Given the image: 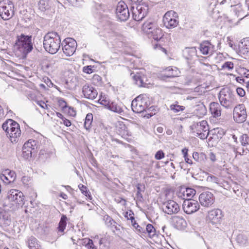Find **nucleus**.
<instances>
[{
	"label": "nucleus",
	"instance_id": "nucleus-48",
	"mask_svg": "<svg viewBox=\"0 0 249 249\" xmlns=\"http://www.w3.org/2000/svg\"><path fill=\"white\" fill-rule=\"evenodd\" d=\"M236 92L240 97H243L245 95V90L241 88H237Z\"/></svg>",
	"mask_w": 249,
	"mask_h": 249
},
{
	"label": "nucleus",
	"instance_id": "nucleus-35",
	"mask_svg": "<svg viewBox=\"0 0 249 249\" xmlns=\"http://www.w3.org/2000/svg\"><path fill=\"white\" fill-rule=\"evenodd\" d=\"M104 220L107 226L110 227H114L116 230H118L117 227L115 226L116 222L111 217L107 215L105 216Z\"/></svg>",
	"mask_w": 249,
	"mask_h": 249
},
{
	"label": "nucleus",
	"instance_id": "nucleus-52",
	"mask_svg": "<svg viewBox=\"0 0 249 249\" xmlns=\"http://www.w3.org/2000/svg\"><path fill=\"white\" fill-rule=\"evenodd\" d=\"M207 180L216 182L217 180V178L214 176H208L207 178Z\"/></svg>",
	"mask_w": 249,
	"mask_h": 249
},
{
	"label": "nucleus",
	"instance_id": "nucleus-4",
	"mask_svg": "<svg viewBox=\"0 0 249 249\" xmlns=\"http://www.w3.org/2000/svg\"><path fill=\"white\" fill-rule=\"evenodd\" d=\"M218 98L220 104L226 108H231L236 100L235 95L229 88L222 89L220 91Z\"/></svg>",
	"mask_w": 249,
	"mask_h": 249
},
{
	"label": "nucleus",
	"instance_id": "nucleus-53",
	"mask_svg": "<svg viewBox=\"0 0 249 249\" xmlns=\"http://www.w3.org/2000/svg\"><path fill=\"white\" fill-rule=\"evenodd\" d=\"M130 220L131 221V224L135 228L137 226V225H138V223L135 221V218L133 216L130 217Z\"/></svg>",
	"mask_w": 249,
	"mask_h": 249
},
{
	"label": "nucleus",
	"instance_id": "nucleus-16",
	"mask_svg": "<svg viewBox=\"0 0 249 249\" xmlns=\"http://www.w3.org/2000/svg\"><path fill=\"white\" fill-rule=\"evenodd\" d=\"M148 8L145 5H139L133 11V18L136 21L142 20L147 14Z\"/></svg>",
	"mask_w": 249,
	"mask_h": 249
},
{
	"label": "nucleus",
	"instance_id": "nucleus-37",
	"mask_svg": "<svg viewBox=\"0 0 249 249\" xmlns=\"http://www.w3.org/2000/svg\"><path fill=\"white\" fill-rule=\"evenodd\" d=\"M240 141L243 146H246L249 144V137L246 134H243L240 138Z\"/></svg>",
	"mask_w": 249,
	"mask_h": 249
},
{
	"label": "nucleus",
	"instance_id": "nucleus-49",
	"mask_svg": "<svg viewBox=\"0 0 249 249\" xmlns=\"http://www.w3.org/2000/svg\"><path fill=\"white\" fill-rule=\"evenodd\" d=\"M36 103L38 105H39L42 108L45 109L47 108V105L46 103L42 101H38L36 102Z\"/></svg>",
	"mask_w": 249,
	"mask_h": 249
},
{
	"label": "nucleus",
	"instance_id": "nucleus-63",
	"mask_svg": "<svg viewBox=\"0 0 249 249\" xmlns=\"http://www.w3.org/2000/svg\"><path fill=\"white\" fill-rule=\"evenodd\" d=\"M172 130L171 129H167L166 131V134L168 135H171L172 134Z\"/></svg>",
	"mask_w": 249,
	"mask_h": 249
},
{
	"label": "nucleus",
	"instance_id": "nucleus-15",
	"mask_svg": "<svg viewBox=\"0 0 249 249\" xmlns=\"http://www.w3.org/2000/svg\"><path fill=\"white\" fill-rule=\"evenodd\" d=\"M213 195L210 192H203L199 195V201L200 204L206 207L211 206L214 202Z\"/></svg>",
	"mask_w": 249,
	"mask_h": 249
},
{
	"label": "nucleus",
	"instance_id": "nucleus-3",
	"mask_svg": "<svg viewBox=\"0 0 249 249\" xmlns=\"http://www.w3.org/2000/svg\"><path fill=\"white\" fill-rule=\"evenodd\" d=\"M2 128L12 142L18 141L21 134L19 125L18 123L12 119H8L3 123Z\"/></svg>",
	"mask_w": 249,
	"mask_h": 249
},
{
	"label": "nucleus",
	"instance_id": "nucleus-22",
	"mask_svg": "<svg viewBox=\"0 0 249 249\" xmlns=\"http://www.w3.org/2000/svg\"><path fill=\"white\" fill-rule=\"evenodd\" d=\"M132 77L135 83L140 87H145L148 84L146 77L141 72H137Z\"/></svg>",
	"mask_w": 249,
	"mask_h": 249
},
{
	"label": "nucleus",
	"instance_id": "nucleus-1",
	"mask_svg": "<svg viewBox=\"0 0 249 249\" xmlns=\"http://www.w3.org/2000/svg\"><path fill=\"white\" fill-rule=\"evenodd\" d=\"M61 38L56 32H52L44 36L43 46L46 51L51 54H55L60 47Z\"/></svg>",
	"mask_w": 249,
	"mask_h": 249
},
{
	"label": "nucleus",
	"instance_id": "nucleus-24",
	"mask_svg": "<svg viewBox=\"0 0 249 249\" xmlns=\"http://www.w3.org/2000/svg\"><path fill=\"white\" fill-rule=\"evenodd\" d=\"M11 224L10 215L4 210H0V225L7 227Z\"/></svg>",
	"mask_w": 249,
	"mask_h": 249
},
{
	"label": "nucleus",
	"instance_id": "nucleus-54",
	"mask_svg": "<svg viewBox=\"0 0 249 249\" xmlns=\"http://www.w3.org/2000/svg\"><path fill=\"white\" fill-rule=\"evenodd\" d=\"M188 150L186 148H184L182 150V153L183 154L184 157L188 156Z\"/></svg>",
	"mask_w": 249,
	"mask_h": 249
},
{
	"label": "nucleus",
	"instance_id": "nucleus-41",
	"mask_svg": "<svg viewBox=\"0 0 249 249\" xmlns=\"http://www.w3.org/2000/svg\"><path fill=\"white\" fill-rule=\"evenodd\" d=\"M211 132L213 133V134H219V136H217V137H221L224 134V132L223 131V130L220 128H216L213 129V130L211 131Z\"/></svg>",
	"mask_w": 249,
	"mask_h": 249
},
{
	"label": "nucleus",
	"instance_id": "nucleus-56",
	"mask_svg": "<svg viewBox=\"0 0 249 249\" xmlns=\"http://www.w3.org/2000/svg\"><path fill=\"white\" fill-rule=\"evenodd\" d=\"M93 79L94 80H97L98 81H101V77L98 75H94L93 76Z\"/></svg>",
	"mask_w": 249,
	"mask_h": 249
},
{
	"label": "nucleus",
	"instance_id": "nucleus-11",
	"mask_svg": "<svg viewBox=\"0 0 249 249\" xmlns=\"http://www.w3.org/2000/svg\"><path fill=\"white\" fill-rule=\"evenodd\" d=\"M117 18L121 21H126L129 17V12L127 5L124 1H120L116 7Z\"/></svg>",
	"mask_w": 249,
	"mask_h": 249
},
{
	"label": "nucleus",
	"instance_id": "nucleus-42",
	"mask_svg": "<svg viewBox=\"0 0 249 249\" xmlns=\"http://www.w3.org/2000/svg\"><path fill=\"white\" fill-rule=\"evenodd\" d=\"M222 69L231 70L233 68V64L229 61L226 62L222 66Z\"/></svg>",
	"mask_w": 249,
	"mask_h": 249
},
{
	"label": "nucleus",
	"instance_id": "nucleus-39",
	"mask_svg": "<svg viewBox=\"0 0 249 249\" xmlns=\"http://www.w3.org/2000/svg\"><path fill=\"white\" fill-rule=\"evenodd\" d=\"M170 109L173 110L174 113H178L180 111H182L185 109V107L178 105H172L170 106Z\"/></svg>",
	"mask_w": 249,
	"mask_h": 249
},
{
	"label": "nucleus",
	"instance_id": "nucleus-45",
	"mask_svg": "<svg viewBox=\"0 0 249 249\" xmlns=\"http://www.w3.org/2000/svg\"><path fill=\"white\" fill-rule=\"evenodd\" d=\"M100 104L101 105L104 106L105 107H106L107 108L108 107V106L110 103V102L109 100H108L107 99H106V98L105 99L101 98L100 99Z\"/></svg>",
	"mask_w": 249,
	"mask_h": 249
},
{
	"label": "nucleus",
	"instance_id": "nucleus-31",
	"mask_svg": "<svg viewBox=\"0 0 249 249\" xmlns=\"http://www.w3.org/2000/svg\"><path fill=\"white\" fill-rule=\"evenodd\" d=\"M173 220L178 229H181L182 227H184L185 226L186 221L182 217L177 216L174 218Z\"/></svg>",
	"mask_w": 249,
	"mask_h": 249
},
{
	"label": "nucleus",
	"instance_id": "nucleus-13",
	"mask_svg": "<svg viewBox=\"0 0 249 249\" xmlns=\"http://www.w3.org/2000/svg\"><path fill=\"white\" fill-rule=\"evenodd\" d=\"M199 204L195 200L189 199L185 200L182 204L184 212L187 214H192L199 209Z\"/></svg>",
	"mask_w": 249,
	"mask_h": 249
},
{
	"label": "nucleus",
	"instance_id": "nucleus-64",
	"mask_svg": "<svg viewBox=\"0 0 249 249\" xmlns=\"http://www.w3.org/2000/svg\"><path fill=\"white\" fill-rule=\"evenodd\" d=\"M60 196L64 199H66L68 197L67 195L64 193L61 194Z\"/></svg>",
	"mask_w": 249,
	"mask_h": 249
},
{
	"label": "nucleus",
	"instance_id": "nucleus-62",
	"mask_svg": "<svg viewBox=\"0 0 249 249\" xmlns=\"http://www.w3.org/2000/svg\"><path fill=\"white\" fill-rule=\"evenodd\" d=\"M236 80L237 81L240 82V83H242V82H244V80L241 77H238L236 78Z\"/></svg>",
	"mask_w": 249,
	"mask_h": 249
},
{
	"label": "nucleus",
	"instance_id": "nucleus-38",
	"mask_svg": "<svg viewBox=\"0 0 249 249\" xmlns=\"http://www.w3.org/2000/svg\"><path fill=\"white\" fill-rule=\"evenodd\" d=\"M146 231L150 236H153L155 234V229L153 226L150 224L147 225L145 231Z\"/></svg>",
	"mask_w": 249,
	"mask_h": 249
},
{
	"label": "nucleus",
	"instance_id": "nucleus-8",
	"mask_svg": "<svg viewBox=\"0 0 249 249\" xmlns=\"http://www.w3.org/2000/svg\"><path fill=\"white\" fill-rule=\"evenodd\" d=\"M164 26L167 28H172L178 24V15L172 10L167 12L163 18Z\"/></svg>",
	"mask_w": 249,
	"mask_h": 249
},
{
	"label": "nucleus",
	"instance_id": "nucleus-10",
	"mask_svg": "<svg viewBox=\"0 0 249 249\" xmlns=\"http://www.w3.org/2000/svg\"><path fill=\"white\" fill-rule=\"evenodd\" d=\"M233 117L237 123L244 122L247 118V112L245 106L239 104L236 106L233 109Z\"/></svg>",
	"mask_w": 249,
	"mask_h": 249
},
{
	"label": "nucleus",
	"instance_id": "nucleus-47",
	"mask_svg": "<svg viewBox=\"0 0 249 249\" xmlns=\"http://www.w3.org/2000/svg\"><path fill=\"white\" fill-rule=\"evenodd\" d=\"M83 70L84 72L88 74L92 73L93 71L91 66H87L84 67Z\"/></svg>",
	"mask_w": 249,
	"mask_h": 249
},
{
	"label": "nucleus",
	"instance_id": "nucleus-30",
	"mask_svg": "<svg viewBox=\"0 0 249 249\" xmlns=\"http://www.w3.org/2000/svg\"><path fill=\"white\" fill-rule=\"evenodd\" d=\"M107 109L119 114H121L123 112V109L121 106L114 102H110Z\"/></svg>",
	"mask_w": 249,
	"mask_h": 249
},
{
	"label": "nucleus",
	"instance_id": "nucleus-20",
	"mask_svg": "<svg viewBox=\"0 0 249 249\" xmlns=\"http://www.w3.org/2000/svg\"><path fill=\"white\" fill-rule=\"evenodd\" d=\"M16 178V175L13 171L9 169L5 170L0 175V179L5 183L8 184L13 182Z\"/></svg>",
	"mask_w": 249,
	"mask_h": 249
},
{
	"label": "nucleus",
	"instance_id": "nucleus-59",
	"mask_svg": "<svg viewBox=\"0 0 249 249\" xmlns=\"http://www.w3.org/2000/svg\"><path fill=\"white\" fill-rule=\"evenodd\" d=\"M137 189H138V191L137 193V196L138 197H141L142 198V195L141 193H140V187L139 186L137 187Z\"/></svg>",
	"mask_w": 249,
	"mask_h": 249
},
{
	"label": "nucleus",
	"instance_id": "nucleus-33",
	"mask_svg": "<svg viewBox=\"0 0 249 249\" xmlns=\"http://www.w3.org/2000/svg\"><path fill=\"white\" fill-rule=\"evenodd\" d=\"M92 120V114L91 113H88L86 117L84 123V127L87 130L89 129L90 128Z\"/></svg>",
	"mask_w": 249,
	"mask_h": 249
},
{
	"label": "nucleus",
	"instance_id": "nucleus-14",
	"mask_svg": "<svg viewBox=\"0 0 249 249\" xmlns=\"http://www.w3.org/2000/svg\"><path fill=\"white\" fill-rule=\"evenodd\" d=\"M37 142L33 140H29L26 142L22 147V156L26 160L32 157L33 151L36 147Z\"/></svg>",
	"mask_w": 249,
	"mask_h": 249
},
{
	"label": "nucleus",
	"instance_id": "nucleus-6",
	"mask_svg": "<svg viewBox=\"0 0 249 249\" xmlns=\"http://www.w3.org/2000/svg\"><path fill=\"white\" fill-rule=\"evenodd\" d=\"M14 15V6L10 0L0 2V16L3 20H8Z\"/></svg>",
	"mask_w": 249,
	"mask_h": 249
},
{
	"label": "nucleus",
	"instance_id": "nucleus-21",
	"mask_svg": "<svg viewBox=\"0 0 249 249\" xmlns=\"http://www.w3.org/2000/svg\"><path fill=\"white\" fill-rule=\"evenodd\" d=\"M199 50L203 54L211 55L213 53L214 48L210 42L206 41L200 44Z\"/></svg>",
	"mask_w": 249,
	"mask_h": 249
},
{
	"label": "nucleus",
	"instance_id": "nucleus-40",
	"mask_svg": "<svg viewBox=\"0 0 249 249\" xmlns=\"http://www.w3.org/2000/svg\"><path fill=\"white\" fill-rule=\"evenodd\" d=\"M86 243V247L88 249H97L96 247L94 245L93 242L92 240L89 239H86L85 243Z\"/></svg>",
	"mask_w": 249,
	"mask_h": 249
},
{
	"label": "nucleus",
	"instance_id": "nucleus-58",
	"mask_svg": "<svg viewBox=\"0 0 249 249\" xmlns=\"http://www.w3.org/2000/svg\"><path fill=\"white\" fill-rule=\"evenodd\" d=\"M157 131L159 133H162L163 132V128L161 126H159L157 128Z\"/></svg>",
	"mask_w": 249,
	"mask_h": 249
},
{
	"label": "nucleus",
	"instance_id": "nucleus-9",
	"mask_svg": "<svg viewBox=\"0 0 249 249\" xmlns=\"http://www.w3.org/2000/svg\"><path fill=\"white\" fill-rule=\"evenodd\" d=\"M62 46L63 53L66 56H70L75 52L77 43L72 38H67L62 42Z\"/></svg>",
	"mask_w": 249,
	"mask_h": 249
},
{
	"label": "nucleus",
	"instance_id": "nucleus-43",
	"mask_svg": "<svg viewBox=\"0 0 249 249\" xmlns=\"http://www.w3.org/2000/svg\"><path fill=\"white\" fill-rule=\"evenodd\" d=\"M210 132H196V136L200 138L201 139H205L207 138Z\"/></svg>",
	"mask_w": 249,
	"mask_h": 249
},
{
	"label": "nucleus",
	"instance_id": "nucleus-29",
	"mask_svg": "<svg viewBox=\"0 0 249 249\" xmlns=\"http://www.w3.org/2000/svg\"><path fill=\"white\" fill-rule=\"evenodd\" d=\"M196 191L195 189L187 188L185 191L182 193H180L181 195L179 196L180 197H182V199L185 200H188L191 199L196 194Z\"/></svg>",
	"mask_w": 249,
	"mask_h": 249
},
{
	"label": "nucleus",
	"instance_id": "nucleus-27",
	"mask_svg": "<svg viewBox=\"0 0 249 249\" xmlns=\"http://www.w3.org/2000/svg\"><path fill=\"white\" fill-rule=\"evenodd\" d=\"M191 127L192 129L195 127L197 131L210 132L209 131V126L206 121H202L197 123L196 124L192 125Z\"/></svg>",
	"mask_w": 249,
	"mask_h": 249
},
{
	"label": "nucleus",
	"instance_id": "nucleus-32",
	"mask_svg": "<svg viewBox=\"0 0 249 249\" xmlns=\"http://www.w3.org/2000/svg\"><path fill=\"white\" fill-rule=\"evenodd\" d=\"M67 218L65 215H63L61 217L58 227V231L59 232H63L64 230L65 229L67 225Z\"/></svg>",
	"mask_w": 249,
	"mask_h": 249
},
{
	"label": "nucleus",
	"instance_id": "nucleus-17",
	"mask_svg": "<svg viewBox=\"0 0 249 249\" xmlns=\"http://www.w3.org/2000/svg\"><path fill=\"white\" fill-rule=\"evenodd\" d=\"M162 209L164 213L168 214H172L178 213L179 207L177 203L173 200H170L163 203Z\"/></svg>",
	"mask_w": 249,
	"mask_h": 249
},
{
	"label": "nucleus",
	"instance_id": "nucleus-18",
	"mask_svg": "<svg viewBox=\"0 0 249 249\" xmlns=\"http://www.w3.org/2000/svg\"><path fill=\"white\" fill-rule=\"evenodd\" d=\"M223 216V214L222 211L219 209L210 211L208 215L209 220L213 224L220 223Z\"/></svg>",
	"mask_w": 249,
	"mask_h": 249
},
{
	"label": "nucleus",
	"instance_id": "nucleus-7",
	"mask_svg": "<svg viewBox=\"0 0 249 249\" xmlns=\"http://www.w3.org/2000/svg\"><path fill=\"white\" fill-rule=\"evenodd\" d=\"M7 198L13 205L22 206L24 204V196L21 191L11 189L8 192Z\"/></svg>",
	"mask_w": 249,
	"mask_h": 249
},
{
	"label": "nucleus",
	"instance_id": "nucleus-34",
	"mask_svg": "<svg viewBox=\"0 0 249 249\" xmlns=\"http://www.w3.org/2000/svg\"><path fill=\"white\" fill-rule=\"evenodd\" d=\"M39 9L41 11H44L49 8L48 0H40L38 3Z\"/></svg>",
	"mask_w": 249,
	"mask_h": 249
},
{
	"label": "nucleus",
	"instance_id": "nucleus-50",
	"mask_svg": "<svg viewBox=\"0 0 249 249\" xmlns=\"http://www.w3.org/2000/svg\"><path fill=\"white\" fill-rule=\"evenodd\" d=\"M63 121V124L67 126H70L71 125V121L66 118H62Z\"/></svg>",
	"mask_w": 249,
	"mask_h": 249
},
{
	"label": "nucleus",
	"instance_id": "nucleus-28",
	"mask_svg": "<svg viewBox=\"0 0 249 249\" xmlns=\"http://www.w3.org/2000/svg\"><path fill=\"white\" fill-rule=\"evenodd\" d=\"M28 247L29 249H42L40 242L34 236L29 238Z\"/></svg>",
	"mask_w": 249,
	"mask_h": 249
},
{
	"label": "nucleus",
	"instance_id": "nucleus-5",
	"mask_svg": "<svg viewBox=\"0 0 249 249\" xmlns=\"http://www.w3.org/2000/svg\"><path fill=\"white\" fill-rule=\"evenodd\" d=\"M16 45L23 55L27 54L31 52L33 49L32 36L21 35L18 37Z\"/></svg>",
	"mask_w": 249,
	"mask_h": 249
},
{
	"label": "nucleus",
	"instance_id": "nucleus-2",
	"mask_svg": "<svg viewBox=\"0 0 249 249\" xmlns=\"http://www.w3.org/2000/svg\"><path fill=\"white\" fill-rule=\"evenodd\" d=\"M142 30L149 37L152 38L155 40H160L164 36L161 29L153 19H149L145 21L142 26Z\"/></svg>",
	"mask_w": 249,
	"mask_h": 249
},
{
	"label": "nucleus",
	"instance_id": "nucleus-57",
	"mask_svg": "<svg viewBox=\"0 0 249 249\" xmlns=\"http://www.w3.org/2000/svg\"><path fill=\"white\" fill-rule=\"evenodd\" d=\"M4 117V112L2 107L0 106V119Z\"/></svg>",
	"mask_w": 249,
	"mask_h": 249
},
{
	"label": "nucleus",
	"instance_id": "nucleus-51",
	"mask_svg": "<svg viewBox=\"0 0 249 249\" xmlns=\"http://www.w3.org/2000/svg\"><path fill=\"white\" fill-rule=\"evenodd\" d=\"M135 229L140 233H145V230L139 225H137Z\"/></svg>",
	"mask_w": 249,
	"mask_h": 249
},
{
	"label": "nucleus",
	"instance_id": "nucleus-44",
	"mask_svg": "<svg viewBox=\"0 0 249 249\" xmlns=\"http://www.w3.org/2000/svg\"><path fill=\"white\" fill-rule=\"evenodd\" d=\"M203 156V154H201L200 156L198 153L196 152H195L193 154V159L196 161L200 162L201 161V158Z\"/></svg>",
	"mask_w": 249,
	"mask_h": 249
},
{
	"label": "nucleus",
	"instance_id": "nucleus-60",
	"mask_svg": "<svg viewBox=\"0 0 249 249\" xmlns=\"http://www.w3.org/2000/svg\"><path fill=\"white\" fill-rule=\"evenodd\" d=\"M184 159H185V161H186L187 163H189V164H192V160H191L190 159H189L188 158V157H187V156L185 157H184Z\"/></svg>",
	"mask_w": 249,
	"mask_h": 249
},
{
	"label": "nucleus",
	"instance_id": "nucleus-36",
	"mask_svg": "<svg viewBox=\"0 0 249 249\" xmlns=\"http://www.w3.org/2000/svg\"><path fill=\"white\" fill-rule=\"evenodd\" d=\"M78 188L81 191V193L86 196H87L89 199L91 200L92 199V197L90 195V193L89 191L88 190L86 186H84L83 184H80L78 185Z\"/></svg>",
	"mask_w": 249,
	"mask_h": 249
},
{
	"label": "nucleus",
	"instance_id": "nucleus-12",
	"mask_svg": "<svg viewBox=\"0 0 249 249\" xmlns=\"http://www.w3.org/2000/svg\"><path fill=\"white\" fill-rule=\"evenodd\" d=\"M131 107L132 110L136 113L143 112L147 107L146 99L143 98L142 95L138 96L132 101Z\"/></svg>",
	"mask_w": 249,
	"mask_h": 249
},
{
	"label": "nucleus",
	"instance_id": "nucleus-26",
	"mask_svg": "<svg viewBox=\"0 0 249 249\" xmlns=\"http://www.w3.org/2000/svg\"><path fill=\"white\" fill-rule=\"evenodd\" d=\"M210 110L215 118L218 117L221 115V107L218 103H211L210 105Z\"/></svg>",
	"mask_w": 249,
	"mask_h": 249
},
{
	"label": "nucleus",
	"instance_id": "nucleus-25",
	"mask_svg": "<svg viewBox=\"0 0 249 249\" xmlns=\"http://www.w3.org/2000/svg\"><path fill=\"white\" fill-rule=\"evenodd\" d=\"M239 52L241 54H247L249 53V37L242 40L239 45Z\"/></svg>",
	"mask_w": 249,
	"mask_h": 249
},
{
	"label": "nucleus",
	"instance_id": "nucleus-23",
	"mask_svg": "<svg viewBox=\"0 0 249 249\" xmlns=\"http://www.w3.org/2000/svg\"><path fill=\"white\" fill-rule=\"evenodd\" d=\"M180 74L178 70L175 67L174 68L169 67L165 70V73L161 75V78L165 80L167 78H173L178 77Z\"/></svg>",
	"mask_w": 249,
	"mask_h": 249
},
{
	"label": "nucleus",
	"instance_id": "nucleus-46",
	"mask_svg": "<svg viewBox=\"0 0 249 249\" xmlns=\"http://www.w3.org/2000/svg\"><path fill=\"white\" fill-rule=\"evenodd\" d=\"M164 156V154L161 150L158 151L155 154V157L157 160H160Z\"/></svg>",
	"mask_w": 249,
	"mask_h": 249
},
{
	"label": "nucleus",
	"instance_id": "nucleus-19",
	"mask_svg": "<svg viewBox=\"0 0 249 249\" xmlns=\"http://www.w3.org/2000/svg\"><path fill=\"white\" fill-rule=\"evenodd\" d=\"M82 92L84 97L89 100L94 99L98 95L96 89L89 85H85L83 86Z\"/></svg>",
	"mask_w": 249,
	"mask_h": 249
},
{
	"label": "nucleus",
	"instance_id": "nucleus-55",
	"mask_svg": "<svg viewBox=\"0 0 249 249\" xmlns=\"http://www.w3.org/2000/svg\"><path fill=\"white\" fill-rule=\"evenodd\" d=\"M210 159L212 161H215L216 158L215 155L213 153H211L210 154Z\"/></svg>",
	"mask_w": 249,
	"mask_h": 249
},
{
	"label": "nucleus",
	"instance_id": "nucleus-61",
	"mask_svg": "<svg viewBox=\"0 0 249 249\" xmlns=\"http://www.w3.org/2000/svg\"><path fill=\"white\" fill-rule=\"evenodd\" d=\"M99 244L100 245V249H104V245H103L102 239H101L99 240Z\"/></svg>",
	"mask_w": 249,
	"mask_h": 249
}]
</instances>
